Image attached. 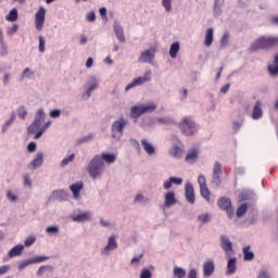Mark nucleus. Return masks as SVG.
Segmentation results:
<instances>
[{
	"mask_svg": "<svg viewBox=\"0 0 278 278\" xmlns=\"http://www.w3.org/2000/svg\"><path fill=\"white\" fill-rule=\"evenodd\" d=\"M61 114L62 111H60V109H55L50 112L51 118H60Z\"/></svg>",
	"mask_w": 278,
	"mask_h": 278,
	"instance_id": "60",
	"label": "nucleus"
},
{
	"mask_svg": "<svg viewBox=\"0 0 278 278\" xmlns=\"http://www.w3.org/2000/svg\"><path fill=\"white\" fill-rule=\"evenodd\" d=\"M179 129L184 136H194L199 131V125L194 121L186 117L179 123Z\"/></svg>",
	"mask_w": 278,
	"mask_h": 278,
	"instance_id": "6",
	"label": "nucleus"
},
{
	"mask_svg": "<svg viewBox=\"0 0 278 278\" xmlns=\"http://www.w3.org/2000/svg\"><path fill=\"white\" fill-rule=\"evenodd\" d=\"M47 260H49V256H35L31 258L20 261L17 263V268L18 270H25L27 266H31V264H41V262H47Z\"/></svg>",
	"mask_w": 278,
	"mask_h": 278,
	"instance_id": "11",
	"label": "nucleus"
},
{
	"mask_svg": "<svg viewBox=\"0 0 278 278\" xmlns=\"http://www.w3.org/2000/svg\"><path fill=\"white\" fill-rule=\"evenodd\" d=\"M46 118H47V113H45V110L38 109L35 114L34 122L27 127V131L29 136L38 131V128L42 125V123H45Z\"/></svg>",
	"mask_w": 278,
	"mask_h": 278,
	"instance_id": "7",
	"label": "nucleus"
},
{
	"mask_svg": "<svg viewBox=\"0 0 278 278\" xmlns=\"http://www.w3.org/2000/svg\"><path fill=\"white\" fill-rule=\"evenodd\" d=\"M15 121L16 113H11L10 118L1 127V134H8V130L10 129L11 125H14Z\"/></svg>",
	"mask_w": 278,
	"mask_h": 278,
	"instance_id": "28",
	"label": "nucleus"
},
{
	"mask_svg": "<svg viewBox=\"0 0 278 278\" xmlns=\"http://www.w3.org/2000/svg\"><path fill=\"white\" fill-rule=\"evenodd\" d=\"M34 242H36V238H34V237H28V238L24 241V244H25V247H31V244H34Z\"/></svg>",
	"mask_w": 278,
	"mask_h": 278,
	"instance_id": "63",
	"label": "nucleus"
},
{
	"mask_svg": "<svg viewBox=\"0 0 278 278\" xmlns=\"http://www.w3.org/2000/svg\"><path fill=\"white\" fill-rule=\"evenodd\" d=\"M51 198L54 199V201H68V192L64 189L54 190L51 193Z\"/></svg>",
	"mask_w": 278,
	"mask_h": 278,
	"instance_id": "22",
	"label": "nucleus"
},
{
	"mask_svg": "<svg viewBox=\"0 0 278 278\" xmlns=\"http://www.w3.org/2000/svg\"><path fill=\"white\" fill-rule=\"evenodd\" d=\"M177 198H175V191H168L164 195V207H173L176 205Z\"/></svg>",
	"mask_w": 278,
	"mask_h": 278,
	"instance_id": "21",
	"label": "nucleus"
},
{
	"mask_svg": "<svg viewBox=\"0 0 278 278\" xmlns=\"http://www.w3.org/2000/svg\"><path fill=\"white\" fill-rule=\"evenodd\" d=\"M116 249H118V241H116V236L112 235L109 237L106 245L101 250V254L110 255Z\"/></svg>",
	"mask_w": 278,
	"mask_h": 278,
	"instance_id": "13",
	"label": "nucleus"
},
{
	"mask_svg": "<svg viewBox=\"0 0 278 278\" xmlns=\"http://www.w3.org/2000/svg\"><path fill=\"white\" fill-rule=\"evenodd\" d=\"M210 220H212V218L207 213H202L198 216V223H200V227H203V225L210 223Z\"/></svg>",
	"mask_w": 278,
	"mask_h": 278,
	"instance_id": "43",
	"label": "nucleus"
},
{
	"mask_svg": "<svg viewBox=\"0 0 278 278\" xmlns=\"http://www.w3.org/2000/svg\"><path fill=\"white\" fill-rule=\"evenodd\" d=\"M152 277H153V273H151V269L149 268L142 269L139 276V278H152Z\"/></svg>",
	"mask_w": 278,
	"mask_h": 278,
	"instance_id": "52",
	"label": "nucleus"
},
{
	"mask_svg": "<svg viewBox=\"0 0 278 278\" xmlns=\"http://www.w3.org/2000/svg\"><path fill=\"white\" fill-rule=\"evenodd\" d=\"M253 199H255V192H253L251 189H243L239 193L240 201H253Z\"/></svg>",
	"mask_w": 278,
	"mask_h": 278,
	"instance_id": "24",
	"label": "nucleus"
},
{
	"mask_svg": "<svg viewBox=\"0 0 278 278\" xmlns=\"http://www.w3.org/2000/svg\"><path fill=\"white\" fill-rule=\"evenodd\" d=\"M73 223H86V220H90V213L85 212L78 215H72Z\"/></svg>",
	"mask_w": 278,
	"mask_h": 278,
	"instance_id": "31",
	"label": "nucleus"
},
{
	"mask_svg": "<svg viewBox=\"0 0 278 278\" xmlns=\"http://www.w3.org/2000/svg\"><path fill=\"white\" fill-rule=\"evenodd\" d=\"M5 21H8L9 23H14L18 21V10L16 8L12 9L5 16Z\"/></svg>",
	"mask_w": 278,
	"mask_h": 278,
	"instance_id": "37",
	"label": "nucleus"
},
{
	"mask_svg": "<svg viewBox=\"0 0 278 278\" xmlns=\"http://www.w3.org/2000/svg\"><path fill=\"white\" fill-rule=\"evenodd\" d=\"M257 278H270V274H268V271H266V270H261L260 273H258V276H257Z\"/></svg>",
	"mask_w": 278,
	"mask_h": 278,
	"instance_id": "64",
	"label": "nucleus"
},
{
	"mask_svg": "<svg viewBox=\"0 0 278 278\" xmlns=\"http://www.w3.org/2000/svg\"><path fill=\"white\" fill-rule=\"evenodd\" d=\"M264 103L257 100L252 110L251 118L252 121H260L264 117Z\"/></svg>",
	"mask_w": 278,
	"mask_h": 278,
	"instance_id": "16",
	"label": "nucleus"
},
{
	"mask_svg": "<svg viewBox=\"0 0 278 278\" xmlns=\"http://www.w3.org/2000/svg\"><path fill=\"white\" fill-rule=\"evenodd\" d=\"M142 84H146V81L143 80L142 76H139L125 87V91L129 92L131 88H136V86H142Z\"/></svg>",
	"mask_w": 278,
	"mask_h": 278,
	"instance_id": "35",
	"label": "nucleus"
},
{
	"mask_svg": "<svg viewBox=\"0 0 278 278\" xmlns=\"http://www.w3.org/2000/svg\"><path fill=\"white\" fill-rule=\"evenodd\" d=\"M211 186H213L216 190L223 186V164H220L218 161H216L213 166Z\"/></svg>",
	"mask_w": 278,
	"mask_h": 278,
	"instance_id": "5",
	"label": "nucleus"
},
{
	"mask_svg": "<svg viewBox=\"0 0 278 278\" xmlns=\"http://www.w3.org/2000/svg\"><path fill=\"white\" fill-rule=\"evenodd\" d=\"M45 45H46L45 37L39 36V46H38L39 53H45L46 51Z\"/></svg>",
	"mask_w": 278,
	"mask_h": 278,
	"instance_id": "54",
	"label": "nucleus"
},
{
	"mask_svg": "<svg viewBox=\"0 0 278 278\" xmlns=\"http://www.w3.org/2000/svg\"><path fill=\"white\" fill-rule=\"evenodd\" d=\"M219 1L220 0H214L213 16L215 17L223 14V9L220 8Z\"/></svg>",
	"mask_w": 278,
	"mask_h": 278,
	"instance_id": "45",
	"label": "nucleus"
},
{
	"mask_svg": "<svg viewBox=\"0 0 278 278\" xmlns=\"http://www.w3.org/2000/svg\"><path fill=\"white\" fill-rule=\"evenodd\" d=\"M217 205L219 210H223L224 212L227 213L228 218H233L235 211H233V206H231V199L227 197H222L218 199Z\"/></svg>",
	"mask_w": 278,
	"mask_h": 278,
	"instance_id": "10",
	"label": "nucleus"
},
{
	"mask_svg": "<svg viewBox=\"0 0 278 278\" xmlns=\"http://www.w3.org/2000/svg\"><path fill=\"white\" fill-rule=\"evenodd\" d=\"M86 91L83 93L84 101H88L90 97H92V92L99 88V80H97V77L90 76L87 79V83L85 84Z\"/></svg>",
	"mask_w": 278,
	"mask_h": 278,
	"instance_id": "8",
	"label": "nucleus"
},
{
	"mask_svg": "<svg viewBox=\"0 0 278 278\" xmlns=\"http://www.w3.org/2000/svg\"><path fill=\"white\" fill-rule=\"evenodd\" d=\"M180 49H181V46H180L179 41L173 42L169 47V58H172V60H176L177 53H179Z\"/></svg>",
	"mask_w": 278,
	"mask_h": 278,
	"instance_id": "29",
	"label": "nucleus"
},
{
	"mask_svg": "<svg viewBox=\"0 0 278 278\" xmlns=\"http://www.w3.org/2000/svg\"><path fill=\"white\" fill-rule=\"evenodd\" d=\"M267 70H268L270 77H277V75H278V54L275 55L274 64H269Z\"/></svg>",
	"mask_w": 278,
	"mask_h": 278,
	"instance_id": "30",
	"label": "nucleus"
},
{
	"mask_svg": "<svg viewBox=\"0 0 278 278\" xmlns=\"http://www.w3.org/2000/svg\"><path fill=\"white\" fill-rule=\"evenodd\" d=\"M73 160H75V154H71L70 156L63 159L60 164L61 168H65V166H68V164H71Z\"/></svg>",
	"mask_w": 278,
	"mask_h": 278,
	"instance_id": "48",
	"label": "nucleus"
},
{
	"mask_svg": "<svg viewBox=\"0 0 278 278\" xmlns=\"http://www.w3.org/2000/svg\"><path fill=\"white\" fill-rule=\"evenodd\" d=\"M23 251H25V245L17 244L9 251V257H21V255H23Z\"/></svg>",
	"mask_w": 278,
	"mask_h": 278,
	"instance_id": "25",
	"label": "nucleus"
},
{
	"mask_svg": "<svg viewBox=\"0 0 278 278\" xmlns=\"http://www.w3.org/2000/svg\"><path fill=\"white\" fill-rule=\"evenodd\" d=\"M134 203H149V198H146L142 193H138L135 197Z\"/></svg>",
	"mask_w": 278,
	"mask_h": 278,
	"instance_id": "50",
	"label": "nucleus"
},
{
	"mask_svg": "<svg viewBox=\"0 0 278 278\" xmlns=\"http://www.w3.org/2000/svg\"><path fill=\"white\" fill-rule=\"evenodd\" d=\"M156 122L159 125H175V119H173V117H157Z\"/></svg>",
	"mask_w": 278,
	"mask_h": 278,
	"instance_id": "42",
	"label": "nucleus"
},
{
	"mask_svg": "<svg viewBox=\"0 0 278 278\" xmlns=\"http://www.w3.org/2000/svg\"><path fill=\"white\" fill-rule=\"evenodd\" d=\"M17 115H18V118H21L22 121H25V118H27V109L25 106H20L17 109Z\"/></svg>",
	"mask_w": 278,
	"mask_h": 278,
	"instance_id": "49",
	"label": "nucleus"
},
{
	"mask_svg": "<svg viewBox=\"0 0 278 278\" xmlns=\"http://www.w3.org/2000/svg\"><path fill=\"white\" fill-rule=\"evenodd\" d=\"M5 55H8V46L0 43V58H5Z\"/></svg>",
	"mask_w": 278,
	"mask_h": 278,
	"instance_id": "58",
	"label": "nucleus"
},
{
	"mask_svg": "<svg viewBox=\"0 0 278 278\" xmlns=\"http://www.w3.org/2000/svg\"><path fill=\"white\" fill-rule=\"evenodd\" d=\"M172 185L175 184L176 186H181L184 184V179L179 177H169Z\"/></svg>",
	"mask_w": 278,
	"mask_h": 278,
	"instance_id": "61",
	"label": "nucleus"
},
{
	"mask_svg": "<svg viewBox=\"0 0 278 278\" xmlns=\"http://www.w3.org/2000/svg\"><path fill=\"white\" fill-rule=\"evenodd\" d=\"M86 170L91 179H101V177H103V173L105 172V163L103 162L101 155H94V157H92L87 165Z\"/></svg>",
	"mask_w": 278,
	"mask_h": 278,
	"instance_id": "1",
	"label": "nucleus"
},
{
	"mask_svg": "<svg viewBox=\"0 0 278 278\" xmlns=\"http://www.w3.org/2000/svg\"><path fill=\"white\" fill-rule=\"evenodd\" d=\"M174 278H186V269L179 266H175L173 269Z\"/></svg>",
	"mask_w": 278,
	"mask_h": 278,
	"instance_id": "39",
	"label": "nucleus"
},
{
	"mask_svg": "<svg viewBox=\"0 0 278 278\" xmlns=\"http://www.w3.org/2000/svg\"><path fill=\"white\" fill-rule=\"evenodd\" d=\"M155 110H157V105L154 103L135 105L130 109V118L138 121L143 114H151V112H155Z\"/></svg>",
	"mask_w": 278,
	"mask_h": 278,
	"instance_id": "4",
	"label": "nucleus"
},
{
	"mask_svg": "<svg viewBox=\"0 0 278 278\" xmlns=\"http://www.w3.org/2000/svg\"><path fill=\"white\" fill-rule=\"evenodd\" d=\"M102 162H106L108 164H114L116 162V154L114 153H102L100 155Z\"/></svg>",
	"mask_w": 278,
	"mask_h": 278,
	"instance_id": "38",
	"label": "nucleus"
},
{
	"mask_svg": "<svg viewBox=\"0 0 278 278\" xmlns=\"http://www.w3.org/2000/svg\"><path fill=\"white\" fill-rule=\"evenodd\" d=\"M229 38H230L229 33H225L222 36L220 41H219V48L220 49H227V47H229Z\"/></svg>",
	"mask_w": 278,
	"mask_h": 278,
	"instance_id": "40",
	"label": "nucleus"
},
{
	"mask_svg": "<svg viewBox=\"0 0 278 278\" xmlns=\"http://www.w3.org/2000/svg\"><path fill=\"white\" fill-rule=\"evenodd\" d=\"M86 21H88V23H94V21H97V14L94 11H91L86 15Z\"/></svg>",
	"mask_w": 278,
	"mask_h": 278,
	"instance_id": "57",
	"label": "nucleus"
},
{
	"mask_svg": "<svg viewBox=\"0 0 278 278\" xmlns=\"http://www.w3.org/2000/svg\"><path fill=\"white\" fill-rule=\"evenodd\" d=\"M172 1L173 0H162V5L165 8V12H170V10H173Z\"/></svg>",
	"mask_w": 278,
	"mask_h": 278,
	"instance_id": "53",
	"label": "nucleus"
},
{
	"mask_svg": "<svg viewBox=\"0 0 278 278\" xmlns=\"http://www.w3.org/2000/svg\"><path fill=\"white\" fill-rule=\"evenodd\" d=\"M219 244L227 257L233 253V243L229 240V237L222 235L219 238Z\"/></svg>",
	"mask_w": 278,
	"mask_h": 278,
	"instance_id": "14",
	"label": "nucleus"
},
{
	"mask_svg": "<svg viewBox=\"0 0 278 278\" xmlns=\"http://www.w3.org/2000/svg\"><path fill=\"white\" fill-rule=\"evenodd\" d=\"M155 53H157V48L150 47L140 53L138 59L139 64H153V60H155Z\"/></svg>",
	"mask_w": 278,
	"mask_h": 278,
	"instance_id": "9",
	"label": "nucleus"
},
{
	"mask_svg": "<svg viewBox=\"0 0 278 278\" xmlns=\"http://www.w3.org/2000/svg\"><path fill=\"white\" fill-rule=\"evenodd\" d=\"M42 164H45V153L38 152L35 159L28 164V168L36 170V168H40Z\"/></svg>",
	"mask_w": 278,
	"mask_h": 278,
	"instance_id": "18",
	"label": "nucleus"
},
{
	"mask_svg": "<svg viewBox=\"0 0 278 278\" xmlns=\"http://www.w3.org/2000/svg\"><path fill=\"white\" fill-rule=\"evenodd\" d=\"M127 123H129L125 117H119L117 121H114L111 125V138L116 140V142H121L123 138V134H125V127H127Z\"/></svg>",
	"mask_w": 278,
	"mask_h": 278,
	"instance_id": "3",
	"label": "nucleus"
},
{
	"mask_svg": "<svg viewBox=\"0 0 278 278\" xmlns=\"http://www.w3.org/2000/svg\"><path fill=\"white\" fill-rule=\"evenodd\" d=\"M7 199L11 201V203H16L18 201V197L16 194L12 193L11 190L7 191Z\"/></svg>",
	"mask_w": 278,
	"mask_h": 278,
	"instance_id": "55",
	"label": "nucleus"
},
{
	"mask_svg": "<svg viewBox=\"0 0 278 278\" xmlns=\"http://www.w3.org/2000/svg\"><path fill=\"white\" fill-rule=\"evenodd\" d=\"M141 146L147 155H155V147L151 144L147 139L141 140Z\"/></svg>",
	"mask_w": 278,
	"mask_h": 278,
	"instance_id": "27",
	"label": "nucleus"
},
{
	"mask_svg": "<svg viewBox=\"0 0 278 278\" xmlns=\"http://www.w3.org/2000/svg\"><path fill=\"white\" fill-rule=\"evenodd\" d=\"M198 184H199L200 188L206 187V186H207V182H206V180H205V176L199 175V176H198Z\"/></svg>",
	"mask_w": 278,
	"mask_h": 278,
	"instance_id": "59",
	"label": "nucleus"
},
{
	"mask_svg": "<svg viewBox=\"0 0 278 278\" xmlns=\"http://www.w3.org/2000/svg\"><path fill=\"white\" fill-rule=\"evenodd\" d=\"M46 233H49L50 236H58V233H60V227L49 226L46 228Z\"/></svg>",
	"mask_w": 278,
	"mask_h": 278,
	"instance_id": "47",
	"label": "nucleus"
},
{
	"mask_svg": "<svg viewBox=\"0 0 278 278\" xmlns=\"http://www.w3.org/2000/svg\"><path fill=\"white\" fill-rule=\"evenodd\" d=\"M187 278H199V270L197 268H190Z\"/></svg>",
	"mask_w": 278,
	"mask_h": 278,
	"instance_id": "56",
	"label": "nucleus"
},
{
	"mask_svg": "<svg viewBox=\"0 0 278 278\" xmlns=\"http://www.w3.org/2000/svg\"><path fill=\"white\" fill-rule=\"evenodd\" d=\"M247 210H249V205L247 203H242L236 212V216L237 218H242V216H244V214H247Z\"/></svg>",
	"mask_w": 278,
	"mask_h": 278,
	"instance_id": "44",
	"label": "nucleus"
},
{
	"mask_svg": "<svg viewBox=\"0 0 278 278\" xmlns=\"http://www.w3.org/2000/svg\"><path fill=\"white\" fill-rule=\"evenodd\" d=\"M213 42H214V28H207L205 38H204V45L206 47H212Z\"/></svg>",
	"mask_w": 278,
	"mask_h": 278,
	"instance_id": "34",
	"label": "nucleus"
},
{
	"mask_svg": "<svg viewBox=\"0 0 278 278\" xmlns=\"http://www.w3.org/2000/svg\"><path fill=\"white\" fill-rule=\"evenodd\" d=\"M113 31L118 42H125V31L123 30V26L121 25V22L118 21L114 22Z\"/></svg>",
	"mask_w": 278,
	"mask_h": 278,
	"instance_id": "19",
	"label": "nucleus"
},
{
	"mask_svg": "<svg viewBox=\"0 0 278 278\" xmlns=\"http://www.w3.org/2000/svg\"><path fill=\"white\" fill-rule=\"evenodd\" d=\"M277 45H278V37H261L252 42L250 47V51L253 53L255 51L273 49V47Z\"/></svg>",
	"mask_w": 278,
	"mask_h": 278,
	"instance_id": "2",
	"label": "nucleus"
},
{
	"mask_svg": "<svg viewBox=\"0 0 278 278\" xmlns=\"http://www.w3.org/2000/svg\"><path fill=\"white\" fill-rule=\"evenodd\" d=\"M93 139H94V134L86 135L84 137H80V138L76 139L75 146L76 147H81V144H88V142H90Z\"/></svg>",
	"mask_w": 278,
	"mask_h": 278,
	"instance_id": "32",
	"label": "nucleus"
},
{
	"mask_svg": "<svg viewBox=\"0 0 278 278\" xmlns=\"http://www.w3.org/2000/svg\"><path fill=\"white\" fill-rule=\"evenodd\" d=\"M174 139L176 142H178V144H173V147L168 150V155H170V157H175L176 160H180L184 153V144L179 141L177 136H174Z\"/></svg>",
	"mask_w": 278,
	"mask_h": 278,
	"instance_id": "15",
	"label": "nucleus"
},
{
	"mask_svg": "<svg viewBox=\"0 0 278 278\" xmlns=\"http://www.w3.org/2000/svg\"><path fill=\"white\" fill-rule=\"evenodd\" d=\"M200 194L205 199V201H210V197L212 192H210V188L206 187H200Z\"/></svg>",
	"mask_w": 278,
	"mask_h": 278,
	"instance_id": "46",
	"label": "nucleus"
},
{
	"mask_svg": "<svg viewBox=\"0 0 278 278\" xmlns=\"http://www.w3.org/2000/svg\"><path fill=\"white\" fill-rule=\"evenodd\" d=\"M46 15H47V9H45V7H40L35 14V27L37 31H42V28L45 27Z\"/></svg>",
	"mask_w": 278,
	"mask_h": 278,
	"instance_id": "12",
	"label": "nucleus"
},
{
	"mask_svg": "<svg viewBox=\"0 0 278 278\" xmlns=\"http://www.w3.org/2000/svg\"><path fill=\"white\" fill-rule=\"evenodd\" d=\"M242 123H244V119L239 121H233L232 122V129L235 131V134H238V131H240V127H242Z\"/></svg>",
	"mask_w": 278,
	"mask_h": 278,
	"instance_id": "51",
	"label": "nucleus"
},
{
	"mask_svg": "<svg viewBox=\"0 0 278 278\" xmlns=\"http://www.w3.org/2000/svg\"><path fill=\"white\" fill-rule=\"evenodd\" d=\"M199 160V151L197 149L191 150L187 155L185 161L188 162V164H194Z\"/></svg>",
	"mask_w": 278,
	"mask_h": 278,
	"instance_id": "36",
	"label": "nucleus"
},
{
	"mask_svg": "<svg viewBox=\"0 0 278 278\" xmlns=\"http://www.w3.org/2000/svg\"><path fill=\"white\" fill-rule=\"evenodd\" d=\"M36 149H37L36 142L31 141L28 143V146H27L28 153H34L36 151Z\"/></svg>",
	"mask_w": 278,
	"mask_h": 278,
	"instance_id": "62",
	"label": "nucleus"
},
{
	"mask_svg": "<svg viewBox=\"0 0 278 278\" xmlns=\"http://www.w3.org/2000/svg\"><path fill=\"white\" fill-rule=\"evenodd\" d=\"M243 260L244 262H252V260H255V253L251 251V245L243 248Z\"/></svg>",
	"mask_w": 278,
	"mask_h": 278,
	"instance_id": "33",
	"label": "nucleus"
},
{
	"mask_svg": "<svg viewBox=\"0 0 278 278\" xmlns=\"http://www.w3.org/2000/svg\"><path fill=\"white\" fill-rule=\"evenodd\" d=\"M216 266L214 265V261H208L203 264V277H212L214 275Z\"/></svg>",
	"mask_w": 278,
	"mask_h": 278,
	"instance_id": "23",
	"label": "nucleus"
},
{
	"mask_svg": "<svg viewBox=\"0 0 278 278\" xmlns=\"http://www.w3.org/2000/svg\"><path fill=\"white\" fill-rule=\"evenodd\" d=\"M25 79H34V72H31V68L29 67H26L20 77L21 81H24Z\"/></svg>",
	"mask_w": 278,
	"mask_h": 278,
	"instance_id": "41",
	"label": "nucleus"
},
{
	"mask_svg": "<svg viewBox=\"0 0 278 278\" xmlns=\"http://www.w3.org/2000/svg\"><path fill=\"white\" fill-rule=\"evenodd\" d=\"M238 258L231 257L227 262V271L226 275H236Z\"/></svg>",
	"mask_w": 278,
	"mask_h": 278,
	"instance_id": "26",
	"label": "nucleus"
},
{
	"mask_svg": "<svg viewBox=\"0 0 278 278\" xmlns=\"http://www.w3.org/2000/svg\"><path fill=\"white\" fill-rule=\"evenodd\" d=\"M70 190L73 193V199H80L81 190H84V181H77L70 186Z\"/></svg>",
	"mask_w": 278,
	"mask_h": 278,
	"instance_id": "20",
	"label": "nucleus"
},
{
	"mask_svg": "<svg viewBox=\"0 0 278 278\" xmlns=\"http://www.w3.org/2000/svg\"><path fill=\"white\" fill-rule=\"evenodd\" d=\"M185 197L186 201L190 203L191 205H194L197 198L194 197V186L192 184L187 182L185 186Z\"/></svg>",
	"mask_w": 278,
	"mask_h": 278,
	"instance_id": "17",
	"label": "nucleus"
}]
</instances>
